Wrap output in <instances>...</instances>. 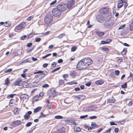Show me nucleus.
<instances>
[{
  "label": "nucleus",
  "mask_w": 133,
  "mask_h": 133,
  "mask_svg": "<svg viewBox=\"0 0 133 133\" xmlns=\"http://www.w3.org/2000/svg\"><path fill=\"white\" fill-rule=\"evenodd\" d=\"M127 87V84L126 83H125L124 84H123L121 86V87L124 88H126Z\"/></svg>",
  "instance_id": "obj_38"
},
{
  "label": "nucleus",
  "mask_w": 133,
  "mask_h": 133,
  "mask_svg": "<svg viewBox=\"0 0 133 133\" xmlns=\"http://www.w3.org/2000/svg\"><path fill=\"white\" fill-rule=\"evenodd\" d=\"M115 72L116 75L117 76H118L119 75L120 72L118 70H116L115 71Z\"/></svg>",
  "instance_id": "obj_46"
},
{
  "label": "nucleus",
  "mask_w": 133,
  "mask_h": 133,
  "mask_svg": "<svg viewBox=\"0 0 133 133\" xmlns=\"http://www.w3.org/2000/svg\"><path fill=\"white\" fill-rule=\"evenodd\" d=\"M49 86V85L48 84H44L42 86V87L43 88H46L48 87Z\"/></svg>",
  "instance_id": "obj_52"
},
{
  "label": "nucleus",
  "mask_w": 133,
  "mask_h": 133,
  "mask_svg": "<svg viewBox=\"0 0 133 133\" xmlns=\"http://www.w3.org/2000/svg\"><path fill=\"white\" fill-rule=\"evenodd\" d=\"M52 13L54 16L56 17H59L61 15V12L57 8L52 9Z\"/></svg>",
  "instance_id": "obj_3"
},
{
  "label": "nucleus",
  "mask_w": 133,
  "mask_h": 133,
  "mask_svg": "<svg viewBox=\"0 0 133 133\" xmlns=\"http://www.w3.org/2000/svg\"><path fill=\"white\" fill-rule=\"evenodd\" d=\"M91 125L92 126L95 127L96 128H98V125H96V123L95 122L92 123Z\"/></svg>",
  "instance_id": "obj_37"
},
{
  "label": "nucleus",
  "mask_w": 133,
  "mask_h": 133,
  "mask_svg": "<svg viewBox=\"0 0 133 133\" xmlns=\"http://www.w3.org/2000/svg\"><path fill=\"white\" fill-rule=\"evenodd\" d=\"M22 81L21 80H17L16 81L14 82L15 85L18 86H20L21 82Z\"/></svg>",
  "instance_id": "obj_17"
},
{
  "label": "nucleus",
  "mask_w": 133,
  "mask_h": 133,
  "mask_svg": "<svg viewBox=\"0 0 133 133\" xmlns=\"http://www.w3.org/2000/svg\"><path fill=\"white\" fill-rule=\"evenodd\" d=\"M60 68V67H58L56 68L54 70H52V72H53L56 71L58 70H59Z\"/></svg>",
  "instance_id": "obj_40"
},
{
  "label": "nucleus",
  "mask_w": 133,
  "mask_h": 133,
  "mask_svg": "<svg viewBox=\"0 0 133 133\" xmlns=\"http://www.w3.org/2000/svg\"><path fill=\"white\" fill-rule=\"evenodd\" d=\"M26 37V35H24L21 37V39L22 40H24Z\"/></svg>",
  "instance_id": "obj_55"
},
{
  "label": "nucleus",
  "mask_w": 133,
  "mask_h": 133,
  "mask_svg": "<svg viewBox=\"0 0 133 133\" xmlns=\"http://www.w3.org/2000/svg\"><path fill=\"white\" fill-rule=\"evenodd\" d=\"M21 124V122L19 120H17L14 121L12 123V125L13 126H17L20 125Z\"/></svg>",
  "instance_id": "obj_9"
},
{
  "label": "nucleus",
  "mask_w": 133,
  "mask_h": 133,
  "mask_svg": "<svg viewBox=\"0 0 133 133\" xmlns=\"http://www.w3.org/2000/svg\"><path fill=\"white\" fill-rule=\"evenodd\" d=\"M69 85H72L73 84H77V83L75 82L74 81H72L69 82H68L67 83Z\"/></svg>",
  "instance_id": "obj_25"
},
{
  "label": "nucleus",
  "mask_w": 133,
  "mask_h": 133,
  "mask_svg": "<svg viewBox=\"0 0 133 133\" xmlns=\"http://www.w3.org/2000/svg\"><path fill=\"white\" fill-rule=\"evenodd\" d=\"M110 124L111 125H117L114 122H110Z\"/></svg>",
  "instance_id": "obj_57"
},
{
  "label": "nucleus",
  "mask_w": 133,
  "mask_h": 133,
  "mask_svg": "<svg viewBox=\"0 0 133 133\" xmlns=\"http://www.w3.org/2000/svg\"><path fill=\"white\" fill-rule=\"evenodd\" d=\"M34 61H36L37 60V59L36 58H34V57H32L31 58Z\"/></svg>",
  "instance_id": "obj_62"
},
{
  "label": "nucleus",
  "mask_w": 133,
  "mask_h": 133,
  "mask_svg": "<svg viewBox=\"0 0 133 133\" xmlns=\"http://www.w3.org/2000/svg\"><path fill=\"white\" fill-rule=\"evenodd\" d=\"M41 115L39 117V118H40L41 117H46V115L43 114L42 113H41Z\"/></svg>",
  "instance_id": "obj_31"
},
{
  "label": "nucleus",
  "mask_w": 133,
  "mask_h": 133,
  "mask_svg": "<svg viewBox=\"0 0 133 133\" xmlns=\"http://www.w3.org/2000/svg\"><path fill=\"white\" fill-rule=\"evenodd\" d=\"M12 71V69H7V70H5L4 71V72L5 73H9V72H11V71Z\"/></svg>",
  "instance_id": "obj_32"
},
{
  "label": "nucleus",
  "mask_w": 133,
  "mask_h": 133,
  "mask_svg": "<svg viewBox=\"0 0 133 133\" xmlns=\"http://www.w3.org/2000/svg\"><path fill=\"white\" fill-rule=\"evenodd\" d=\"M77 49V47L76 46H73L72 47L71 51H74Z\"/></svg>",
  "instance_id": "obj_36"
},
{
  "label": "nucleus",
  "mask_w": 133,
  "mask_h": 133,
  "mask_svg": "<svg viewBox=\"0 0 133 133\" xmlns=\"http://www.w3.org/2000/svg\"><path fill=\"white\" fill-rule=\"evenodd\" d=\"M92 63V59L90 58L86 57L81 60L77 65V68L81 70L86 69Z\"/></svg>",
  "instance_id": "obj_1"
},
{
  "label": "nucleus",
  "mask_w": 133,
  "mask_h": 133,
  "mask_svg": "<svg viewBox=\"0 0 133 133\" xmlns=\"http://www.w3.org/2000/svg\"><path fill=\"white\" fill-rule=\"evenodd\" d=\"M65 123L66 124H75V125L76 123H75V121L73 120H65Z\"/></svg>",
  "instance_id": "obj_10"
},
{
  "label": "nucleus",
  "mask_w": 133,
  "mask_h": 133,
  "mask_svg": "<svg viewBox=\"0 0 133 133\" xmlns=\"http://www.w3.org/2000/svg\"><path fill=\"white\" fill-rule=\"evenodd\" d=\"M68 75L67 74H65L62 76L64 78H67L68 77Z\"/></svg>",
  "instance_id": "obj_47"
},
{
  "label": "nucleus",
  "mask_w": 133,
  "mask_h": 133,
  "mask_svg": "<svg viewBox=\"0 0 133 133\" xmlns=\"http://www.w3.org/2000/svg\"><path fill=\"white\" fill-rule=\"evenodd\" d=\"M109 11V9L107 8H104L100 9V12L102 14L107 13Z\"/></svg>",
  "instance_id": "obj_11"
},
{
  "label": "nucleus",
  "mask_w": 133,
  "mask_h": 133,
  "mask_svg": "<svg viewBox=\"0 0 133 133\" xmlns=\"http://www.w3.org/2000/svg\"><path fill=\"white\" fill-rule=\"evenodd\" d=\"M76 97L78 99H83L85 97V96L84 95H81L77 96Z\"/></svg>",
  "instance_id": "obj_26"
},
{
  "label": "nucleus",
  "mask_w": 133,
  "mask_h": 133,
  "mask_svg": "<svg viewBox=\"0 0 133 133\" xmlns=\"http://www.w3.org/2000/svg\"><path fill=\"white\" fill-rule=\"evenodd\" d=\"M104 81L102 79H100L96 81L95 82V83L96 85H101L103 84Z\"/></svg>",
  "instance_id": "obj_13"
},
{
  "label": "nucleus",
  "mask_w": 133,
  "mask_h": 133,
  "mask_svg": "<svg viewBox=\"0 0 133 133\" xmlns=\"http://www.w3.org/2000/svg\"><path fill=\"white\" fill-rule=\"evenodd\" d=\"M111 129L110 128H109L108 129V130H106V132H108V133H110V132L111 131Z\"/></svg>",
  "instance_id": "obj_63"
},
{
  "label": "nucleus",
  "mask_w": 133,
  "mask_h": 133,
  "mask_svg": "<svg viewBox=\"0 0 133 133\" xmlns=\"http://www.w3.org/2000/svg\"><path fill=\"white\" fill-rule=\"evenodd\" d=\"M63 60L62 59H60L58 60V63H60L62 62H63Z\"/></svg>",
  "instance_id": "obj_60"
},
{
  "label": "nucleus",
  "mask_w": 133,
  "mask_h": 133,
  "mask_svg": "<svg viewBox=\"0 0 133 133\" xmlns=\"http://www.w3.org/2000/svg\"><path fill=\"white\" fill-rule=\"evenodd\" d=\"M127 51V50L126 49H124L121 52V54L122 55H124L125 54Z\"/></svg>",
  "instance_id": "obj_29"
},
{
  "label": "nucleus",
  "mask_w": 133,
  "mask_h": 133,
  "mask_svg": "<svg viewBox=\"0 0 133 133\" xmlns=\"http://www.w3.org/2000/svg\"><path fill=\"white\" fill-rule=\"evenodd\" d=\"M91 83L90 82H88L86 83L85 85L88 87L90 86V85Z\"/></svg>",
  "instance_id": "obj_61"
},
{
  "label": "nucleus",
  "mask_w": 133,
  "mask_h": 133,
  "mask_svg": "<svg viewBox=\"0 0 133 133\" xmlns=\"http://www.w3.org/2000/svg\"><path fill=\"white\" fill-rule=\"evenodd\" d=\"M88 116V115H86L84 116H81L80 117V118L81 119L84 118H86Z\"/></svg>",
  "instance_id": "obj_56"
},
{
  "label": "nucleus",
  "mask_w": 133,
  "mask_h": 133,
  "mask_svg": "<svg viewBox=\"0 0 133 133\" xmlns=\"http://www.w3.org/2000/svg\"><path fill=\"white\" fill-rule=\"evenodd\" d=\"M33 17L32 16H30L29 17L27 18V20L28 21H30L31 20V19L33 18Z\"/></svg>",
  "instance_id": "obj_54"
},
{
  "label": "nucleus",
  "mask_w": 133,
  "mask_h": 133,
  "mask_svg": "<svg viewBox=\"0 0 133 133\" xmlns=\"http://www.w3.org/2000/svg\"><path fill=\"white\" fill-rule=\"evenodd\" d=\"M55 93L54 92H53V94L52 95H50L49 96V98H50L51 97V96L52 97H55Z\"/></svg>",
  "instance_id": "obj_51"
},
{
  "label": "nucleus",
  "mask_w": 133,
  "mask_h": 133,
  "mask_svg": "<svg viewBox=\"0 0 133 133\" xmlns=\"http://www.w3.org/2000/svg\"><path fill=\"white\" fill-rule=\"evenodd\" d=\"M130 29L131 31L133 30V25L131 24L130 26Z\"/></svg>",
  "instance_id": "obj_43"
},
{
  "label": "nucleus",
  "mask_w": 133,
  "mask_h": 133,
  "mask_svg": "<svg viewBox=\"0 0 133 133\" xmlns=\"http://www.w3.org/2000/svg\"><path fill=\"white\" fill-rule=\"evenodd\" d=\"M48 65V64L47 63H45L43 65V66L44 68L46 67Z\"/></svg>",
  "instance_id": "obj_64"
},
{
  "label": "nucleus",
  "mask_w": 133,
  "mask_h": 133,
  "mask_svg": "<svg viewBox=\"0 0 133 133\" xmlns=\"http://www.w3.org/2000/svg\"><path fill=\"white\" fill-rule=\"evenodd\" d=\"M32 124V122H29L28 123L25 125V126L26 127H29Z\"/></svg>",
  "instance_id": "obj_30"
},
{
  "label": "nucleus",
  "mask_w": 133,
  "mask_h": 133,
  "mask_svg": "<svg viewBox=\"0 0 133 133\" xmlns=\"http://www.w3.org/2000/svg\"><path fill=\"white\" fill-rule=\"evenodd\" d=\"M65 130V129L64 128H62L60 130L58 131L57 133H64Z\"/></svg>",
  "instance_id": "obj_18"
},
{
  "label": "nucleus",
  "mask_w": 133,
  "mask_h": 133,
  "mask_svg": "<svg viewBox=\"0 0 133 133\" xmlns=\"http://www.w3.org/2000/svg\"><path fill=\"white\" fill-rule=\"evenodd\" d=\"M51 55V54H47L45 56H44L42 57V58L43 59H44L45 58H46L47 57L50 56Z\"/></svg>",
  "instance_id": "obj_35"
},
{
  "label": "nucleus",
  "mask_w": 133,
  "mask_h": 133,
  "mask_svg": "<svg viewBox=\"0 0 133 133\" xmlns=\"http://www.w3.org/2000/svg\"><path fill=\"white\" fill-rule=\"evenodd\" d=\"M41 38L39 37L36 38L35 39V41L36 42H39L41 41Z\"/></svg>",
  "instance_id": "obj_41"
},
{
  "label": "nucleus",
  "mask_w": 133,
  "mask_h": 133,
  "mask_svg": "<svg viewBox=\"0 0 133 133\" xmlns=\"http://www.w3.org/2000/svg\"><path fill=\"white\" fill-rule=\"evenodd\" d=\"M9 83V79L8 78H7L5 80V83L6 84H7L8 83Z\"/></svg>",
  "instance_id": "obj_44"
},
{
  "label": "nucleus",
  "mask_w": 133,
  "mask_h": 133,
  "mask_svg": "<svg viewBox=\"0 0 133 133\" xmlns=\"http://www.w3.org/2000/svg\"><path fill=\"white\" fill-rule=\"evenodd\" d=\"M65 35L64 34H60L58 36V37L59 38H62Z\"/></svg>",
  "instance_id": "obj_48"
},
{
  "label": "nucleus",
  "mask_w": 133,
  "mask_h": 133,
  "mask_svg": "<svg viewBox=\"0 0 133 133\" xmlns=\"http://www.w3.org/2000/svg\"><path fill=\"white\" fill-rule=\"evenodd\" d=\"M74 0H70L68 2L67 5L68 9L72 8L74 5Z\"/></svg>",
  "instance_id": "obj_7"
},
{
  "label": "nucleus",
  "mask_w": 133,
  "mask_h": 133,
  "mask_svg": "<svg viewBox=\"0 0 133 133\" xmlns=\"http://www.w3.org/2000/svg\"><path fill=\"white\" fill-rule=\"evenodd\" d=\"M74 131L76 132H79L81 131V128L79 127H75L74 128Z\"/></svg>",
  "instance_id": "obj_15"
},
{
  "label": "nucleus",
  "mask_w": 133,
  "mask_h": 133,
  "mask_svg": "<svg viewBox=\"0 0 133 133\" xmlns=\"http://www.w3.org/2000/svg\"><path fill=\"white\" fill-rule=\"evenodd\" d=\"M30 116L27 115V114H26L24 116V118L26 119H28L30 118Z\"/></svg>",
  "instance_id": "obj_27"
},
{
  "label": "nucleus",
  "mask_w": 133,
  "mask_h": 133,
  "mask_svg": "<svg viewBox=\"0 0 133 133\" xmlns=\"http://www.w3.org/2000/svg\"><path fill=\"white\" fill-rule=\"evenodd\" d=\"M13 99H11L9 102V105L10 106H12L15 105V103L13 102Z\"/></svg>",
  "instance_id": "obj_21"
},
{
  "label": "nucleus",
  "mask_w": 133,
  "mask_h": 133,
  "mask_svg": "<svg viewBox=\"0 0 133 133\" xmlns=\"http://www.w3.org/2000/svg\"><path fill=\"white\" fill-rule=\"evenodd\" d=\"M15 95H16L15 94H11V95H8V97H9L12 98L14 97V96Z\"/></svg>",
  "instance_id": "obj_50"
},
{
  "label": "nucleus",
  "mask_w": 133,
  "mask_h": 133,
  "mask_svg": "<svg viewBox=\"0 0 133 133\" xmlns=\"http://www.w3.org/2000/svg\"><path fill=\"white\" fill-rule=\"evenodd\" d=\"M26 25V24L25 22H23L19 25H17L16 27L15 30L16 31V30H19L22 28H24Z\"/></svg>",
  "instance_id": "obj_8"
},
{
  "label": "nucleus",
  "mask_w": 133,
  "mask_h": 133,
  "mask_svg": "<svg viewBox=\"0 0 133 133\" xmlns=\"http://www.w3.org/2000/svg\"><path fill=\"white\" fill-rule=\"evenodd\" d=\"M20 110V109L17 108L14 110L13 112L14 114L17 115L19 114Z\"/></svg>",
  "instance_id": "obj_16"
},
{
  "label": "nucleus",
  "mask_w": 133,
  "mask_h": 133,
  "mask_svg": "<svg viewBox=\"0 0 133 133\" xmlns=\"http://www.w3.org/2000/svg\"><path fill=\"white\" fill-rule=\"evenodd\" d=\"M102 49L103 51L105 52H108L109 51V49L108 48L106 47H104L102 48Z\"/></svg>",
  "instance_id": "obj_20"
},
{
  "label": "nucleus",
  "mask_w": 133,
  "mask_h": 133,
  "mask_svg": "<svg viewBox=\"0 0 133 133\" xmlns=\"http://www.w3.org/2000/svg\"><path fill=\"white\" fill-rule=\"evenodd\" d=\"M21 98L23 100H27L29 98V96L26 94H23L21 96Z\"/></svg>",
  "instance_id": "obj_12"
},
{
  "label": "nucleus",
  "mask_w": 133,
  "mask_h": 133,
  "mask_svg": "<svg viewBox=\"0 0 133 133\" xmlns=\"http://www.w3.org/2000/svg\"><path fill=\"white\" fill-rule=\"evenodd\" d=\"M11 24V22H5L4 25L5 27H8L10 26Z\"/></svg>",
  "instance_id": "obj_19"
},
{
  "label": "nucleus",
  "mask_w": 133,
  "mask_h": 133,
  "mask_svg": "<svg viewBox=\"0 0 133 133\" xmlns=\"http://www.w3.org/2000/svg\"><path fill=\"white\" fill-rule=\"evenodd\" d=\"M56 2H57V1L55 0L53 1L52 2H51L50 4V5H53L54 4L56 3Z\"/></svg>",
  "instance_id": "obj_42"
},
{
  "label": "nucleus",
  "mask_w": 133,
  "mask_h": 133,
  "mask_svg": "<svg viewBox=\"0 0 133 133\" xmlns=\"http://www.w3.org/2000/svg\"><path fill=\"white\" fill-rule=\"evenodd\" d=\"M125 25H122L120 26L118 28V29L119 30L122 29L123 28H124L125 27Z\"/></svg>",
  "instance_id": "obj_39"
},
{
  "label": "nucleus",
  "mask_w": 133,
  "mask_h": 133,
  "mask_svg": "<svg viewBox=\"0 0 133 133\" xmlns=\"http://www.w3.org/2000/svg\"><path fill=\"white\" fill-rule=\"evenodd\" d=\"M68 6L67 4L63 3L58 5L57 8L61 11H63L68 8Z\"/></svg>",
  "instance_id": "obj_4"
},
{
  "label": "nucleus",
  "mask_w": 133,
  "mask_h": 133,
  "mask_svg": "<svg viewBox=\"0 0 133 133\" xmlns=\"http://www.w3.org/2000/svg\"><path fill=\"white\" fill-rule=\"evenodd\" d=\"M51 103H48L47 105V107L49 108H51Z\"/></svg>",
  "instance_id": "obj_45"
},
{
  "label": "nucleus",
  "mask_w": 133,
  "mask_h": 133,
  "mask_svg": "<svg viewBox=\"0 0 133 133\" xmlns=\"http://www.w3.org/2000/svg\"><path fill=\"white\" fill-rule=\"evenodd\" d=\"M55 118L56 119H61L63 118V117L61 116L58 115L55 116Z\"/></svg>",
  "instance_id": "obj_28"
},
{
  "label": "nucleus",
  "mask_w": 133,
  "mask_h": 133,
  "mask_svg": "<svg viewBox=\"0 0 133 133\" xmlns=\"http://www.w3.org/2000/svg\"><path fill=\"white\" fill-rule=\"evenodd\" d=\"M96 32L100 37L103 36L104 34V32H101L98 31H96Z\"/></svg>",
  "instance_id": "obj_14"
},
{
  "label": "nucleus",
  "mask_w": 133,
  "mask_h": 133,
  "mask_svg": "<svg viewBox=\"0 0 133 133\" xmlns=\"http://www.w3.org/2000/svg\"><path fill=\"white\" fill-rule=\"evenodd\" d=\"M109 42H108L104 41H102L101 42V44H105L109 43L111 41V40L110 39H109Z\"/></svg>",
  "instance_id": "obj_23"
},
{
  "label": "nucleus",
  "mask_w": 133,
  "mask_h": 133,
  "mask_svg": "<svg viewBox=\"0 0 133 133\" xmlns=\"http://www.w3.org/2000/svg\"><path fill=\"white\" fill-rule=\"evenodd\" d=\"M41 107H38L36 108L34 110V112H38L41 109Z\"/></svg>",
  "instance_id": "obj_22"
},
{
  "label": "nucleus",
  "mask_w": 133,
  "mask_h": 133,
  "mask_svg": "<svg viewBox=\"0 0 133 133\" xmlns=\"http://www.w3.org/2000/svg\"><path fill=\"white\" fill-rule=\"evenodd\" d=\"M64 81L62 80H60L58 81V83L59 84V85H62L64 83Z\"/></svg>",
  "instance_id": "obj_33"
},
{
  "label": "nucleus",
  "mask_w": 133,
  "mask_h": 133,
  "mask_svg": "<svg viewBox=\"0 0 133 133\" xmlns=\"http://www.w3.org/2000/svg\"><path fill=\"white\" fill-rule=\"evenodd\" d=\"M56 66V63L55 62L51 64V66L52 67H54Z\"/></svg>",
  "instance_id": "obj_49"
},
{
  "label": "nucleus",
  "mask_w": 133,
  "mask_h": 133,
  "mask_svg": "<svg viewBox=\"0 0 133 133\" xmlns=\"http://www.w3.org/2000/svg\"><path fill=\"white\" fill-rule=\"evenodd\" d=\"M34 74H41L39 75V76L42 77V78H44L45 75L47 74V72L46 71L43 72V71H39L36 72H35L34 73Z\"/></svg>",
  "instance_id": "obj_5"
},
{
  "label": "nucleus",
  "mask_w": 133,
  "mask_h": 133,
  "mask_svg": "<svg viewBox=\"0 0 133 133\" xmlns=\"http://www.w3.org/2000/svg\"><path fill=\"white\" fill-rule=\"evenodd\" d=\"M34 35V33H32L30 34L28 36V38H30L32 37Z\"/></svg>",
  "instance_id": "obj_34"
},
{
  "label": "nucleus",
  "mask_w": 133,
  "mask_h": 133,
  "mask_svg": "<svg viewBox=\"0 0 133 133\" xmlns=\"http://www.w3.org/2000/svg\"><path fill=\"white\" fill-rule=\"evenodd\" d=\"M53 19L52 15L50 14H48L45 17L44 21L46 24H49L50 23Z\"/></svg>",
  "instance_id": "obj_2"
},
{
  "label": "nucleus",
  "mask_w": 133,
  "mask_h": 133,
  "mask_svg": "<svg viewBox=\"0 0 133 133\" xmlns=\"http://www.w3.org/2000/svg\"><path fill=\"white\" fill-rule=\"evenodd\" d=\"M109 101L110 102L113 103L114 102L115 100L114 99H109Z\"/></svg>",
  "instance_id": "obj_53"
},
{
  "label": "nucleus",
  "mask_w": 133,
  "mask_h": 133,
  "mask_svg": "<svg viewBox=\"0 0 133 133\" xmlns=\"http://www.w3.org/2000/svg\"><path fill=\"white\" fill-rule=\"evenodd\" d=\"M96 117H97L96 116H94L90 117V118L91 119H95V118H96Z\"/></svg>",
  "instance_id": "obj_59"
},
{
  "label": "nucleus",
  "mask_w": 133,
  "mask_h": 133,
  "mask_svg": "<svg viewBox=\"0 0 133 133\" xmlns=\"http://www.w3.org/2000/svg\"><path fill=\"white\" fill-rule=\"evenodd\" d=\"M32 45V43H28L27 45V46L28 47H30Z\"/></svg>",
  "instance_id": "obj_58"
},
{
  "label": "nucleus",
  "mask_w": 133,
  "mask_h": 133,
  "mask_svg": "<svg viewBox=\"0 0 133 133\" xmlns=\"http://www.w3.org/2000/svg\"><path fill=\"white\" fill-rule=\"evenodd\" d=\"M123 3H119L117 5V8H121L123 5Z\"/></svg>",
  "instance_id": "obj_24"
},
{
  "label": "nucleus",
  "mask_w": 133,
  "mask_h": 133,
  "mask_svg": "<svg viewBox=\"0 0 133 133\" xmlns=\"http://www.w3.org/2000/svg\"><path fill=\"white\" fill-rule=\"evenodd\" d=\"M114 25L113 23L112 22H106L104 24V27L106 28H110L112 27Z\"/></svg>",
  "instance_id": "obj_6"
}]
</instances>
